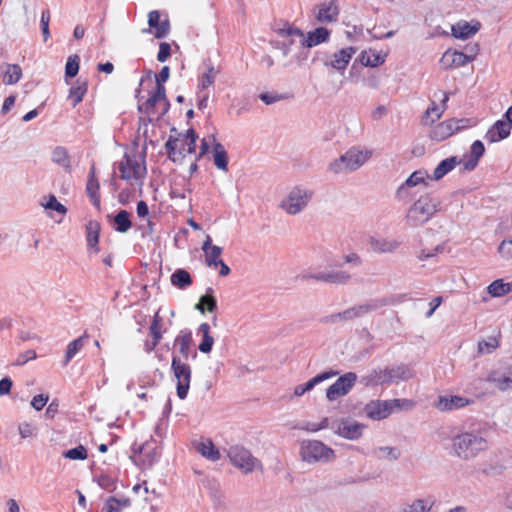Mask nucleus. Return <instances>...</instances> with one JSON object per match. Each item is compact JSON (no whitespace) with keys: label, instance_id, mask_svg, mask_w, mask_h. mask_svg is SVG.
I'll return each mask as SVG.
<instances>
[{"label":"nucleus","instance_id":"nucleus-42","mask_svg":"<svg viewBox=\"0 0 512 512\" xmlns=\"http://www.w3.org/2000/svg\"><path fill=\"white\" fill-rule=\"evenodd\" d=\"M130 506V500L128 498L118 499L115 497H110L105 502L103 510L105 512H121L122 509Z\"/></svg>","mask_w":512,"mask_h":512},{"label":"nucleus","instance_id":"nucleus-53","mask_svg":"<svg viewBox=\"0 0 512 512\" xmlns=\"http://www.w3.org/2000/svg\"><path fill=\"white\" fill-rule=\"evenodd\" d=\"M510 135V130H487L484 139L494 143L506 139Z\"/></svg>","mask_w":512,"mask_h":512},{"label":"nucleus","instance_id":"nucleus-41","mask_svg":"<svg viewBox=\"0 0 512 512\" xmlns=\"http://www.w3.org/2000/svg\"><path fill=\"white\" fill-rule=\"evenodd\" d=\"M171 283H172V285H174L180 289H185L186 287H188L192 284V278L186 270L177 269L171 275Z\"/></svg>","mask_w":512,"mask_h":512},{"label":"nucleus","instance_id":"nucleus-30","mask_svg":"<svg viewBox=\"0 0 512 512\" xmlns=\"http://www.w3.org/2000/svg\"><path fill=\"white\" fill-rule=\"evenodd\" d=\"M198 335H201V342L199 343L198 349L200 352L208 354L211 352L214 338L210 332V326L208 323H202L197 331Z\"/></svg>","mask_w":512,"mask_h":512},{"label":"nucleus","instance_id":"nucleus-54","mask_svg":"<svg viewBox=\"0 0 512 512\" xmlns=\"http://www.w3.org/2000/svg\"><path fill=\"white\" fill-rule=\"evenodd\" d=\"M64 457L71 460H85L87 458V450L82 445L73 449L67 450Z\"/></svg>","mask_w":512,"mask_h":512},{"label":"nucleus","instance_id":"nucleus-56","mask_svg":"<svg viewBox=\"0 0 512 512\" xmlns=\"http://www.w3.org/2000/svg\"><path fill=\"white\" fill-rule=\"evenodd\" d=\"M49 22H50V11L48 9L43 10L41 13L40 25H41L43 40L45 42L50 37Z\"/></svg>","mask_w":512,"mask_h":512},{"label":"nucleus","instance_id":"nucleus-8","mask_svg":"<svg viewBox=\"0 0 512 512\" xmlns=\"http://www.w3.org/2000/svg\"><path fill=\"white\" fill-rule=\"evenodd\" d=\"M118 168L121 179L140 188L143 186L147 173L144 157L135 154H125Z\"/></svg>","mask_w":512,"mask_h":512},{"label":"nucleus","instance_id":"nucleus-51","mask_svg":"<svg viewBox=\"0 0 512 512\" xmlns=\"http://www.w3.org/2000/svg\"><path fill=\"white\" fill-rule=\"evenodd\" d=\"M80 58L78 55L69 56L65 65V77L74 78L79 72Z\"/></svg>","mask_w":512,"mask_h":512},{"label":"nucleus","instance_id":"nucleus-58","mask_svg":"<svg viewBox=\"0 0 512 512\" xmlns=\"http://www.w3.org/2000/svg\"><path fill=\"white\" fill-rule=\"evenodd\" d=\"M512 126V106L506 111L502 119L497 120L490 128H510Z\"/></svg>","mask_w":512,"mask_h":512},{"label":"nucleus","instance_id":"nucleus-45","mask_svg":"<svg viewBox=\"0 0 512 512\" xmlns=\"http://www.w3.org/2000/svg\"><path fill=\"white\" fill-rule=\"evenodd\" d=\"M443 112V107L432 104V106L428 107L423 118L422 123L424 126L432 125L437 119L440 118Z\"/></svg>","mask_w":512,"mask_h":512},{"label":"nucleus","instance_id":"nucleus-26","mask_svg":"<svg viewBox=\"0 0 512 512\" xmlns=\"http://www.w3.org/2000/svg\"><path fill=\"white\" fill-rule=\"evenodd\" d=\"M100 184L96 177V168L93 164L88 174V180L86 184V192L90 197L92 204L99 208L100 207V195H99Z\"/></svg>","mask_w":512,"mask_h":512},{"label":"nucleus","instance_id":"nucleus-57","mask_svg":"<svg viewBox=\"0 0 512 512\" xmlns=\"http://www.w3.org/2000/svg\"><path fill=\"white\" fill-rule=\"evenodd\" d=\"M498 253L505 260L512 259V239L503 240L498 246Z\"/></svg>","mask_w":512,"mask_h":512},{"label":"nucleus","instance_id":"nucleus-11","mask_svg":"<svg viewBox=\"0 0 512 512\" xmlns=\"http://www.w3.org/2000/svg\"><path fill=\"white\" fill-rule=\"evenodd\" d=\"M227 456L231 464L244 474L252 473L254 470H262L261 461L242 445L236 444L229 447Z\"/></svg>","mask_w":512,"mask_h":512},{"label":"nucleus","instance_id":"nucleus-10","mask_svg":"<svg viewBox=\"0 0 512 512\" xmlns=\"http://www.w3.org/2000/svg\"><path fill=\"white\" fill-rule=\"evenodd\" d=\"M300 456L309 464L328 463L334 460L335 452L318 440H303L300 443Z\"/></svg>","mask_w":512,"mask_h":512},{"label":"nucleus","instance_id":"nucleus-27","mask_svg":"<svg viewBox=\"0 0 512 512\" xmlns=\"http://www.w3.org/2000/svg\"><path fill=\"white\" fill-rule=\"evenodd\" d=\"M460 164H462V159L457 156H451L442 160L434 169L432 176H430L431 180L439 181Z\"/></svg>","mask_w":512,"mask_h":512},{"label":"nucleus","instance_id":"nucleus-31","mask_svg":"<svg viewBox=\"0 0 512 512\" xmlns=\"http://www.w3.org/2000/svg\"><path fill=\"white\" fill-rule=\"evenodd\" d=\"M174 344L179 349V353L184 359H188L191 346H192V335L190 332L181 331L175 338Z\"/></svg>","mask_w":512,"mask_h":512},{"label":"nucleus","instance_id":"nucleus-4","mask_svg":"<svg viewBox=\"0 0 512 512\" xmlns=\"http://www.w3.org/2000/svg\"><path fill=\"white\" fill-rule=\"evenodd\" d=\"M273 31L281 38L291 37L300 39V48H311L329 40L330 31L325 27H318L308 32L307 36L301 29L293 26L288 21H277L272 26Z\"/></svg>","mask_w":512,"mask_h":512},{"label":"nucleus","instance_id":"nucleus-34","mask_svg":"<svg viewBox=\"0 0 512 512\" xmlns=\"http://www.w3.org/2000/svg\"><path fill=\"white\" fill-rule=\"evenodd\" d=\"M392 382L407 381L415 376L414 371L407 365H398L389 368Z\"/></svg>","mask_w":512,"mask_h":512},{"label":"nucleus","instance_id":"nucleus-17","mask_svg":"<svg viewBox=\"0 0 512 512\" xmlns=\"http://www.w3.org/2000/svg\"><path fill=\"white\" fill-rule=\"evenodd\" d=\"M431 179L426 170L414 171L404 183L396 190V198L399 200H407L409 198V189L419 184L427 186L426 180Z\"/></svg>","mask_w":512,"mask_h":512},{"label":"nucleus","instance_id":"nucleus-28","mask_svg":"<svg viewBox=\"0 0 512 512\" xmlns=\"http://www.w3.org/2000/svg\"><path fill=\"white\" fill-rule=\"evenodd\" d=\"M0 71L5 85L16 84L22 77V69L18 64L3 63Z\"/></svg>","mask_w":512,"mask_h":512},{"label":"nucleus","instance_id":"nucleus-6","mask_svg":"<svg viewBox=\"0 0 512 512\" xmlns=\"http://www.w3.org/2000/svg\"><path fill=\"white\" fill-rule=\"evenodd\" d=\"M314 191L303 185L292 187L279 203V208L290 216L302 213L312 201Z\"/></svg>","mask_w":512,"mask_h":512},{"label":"nucleus","instance_id":"nucleus-9","mask_svg":"<svg viewBox=\"0 0 512 512\" xmlns=\"http://www.w3.org/2000/svg\"><path fill=\"white\" fill-rule=\"evenodd\" d=\"M387 304L389 303L386 299L372 300L364 304L347 308L342 312L327 315L321 319V322L324 324H338L352 321L354 319L363 317L371 311L377 310Z\"/></svg>","mask_w":512,"mask_h":512},{"label":"nucleus","instance_id":"nucleus-38","mask_svg":"<svg viewBox=\"0 0 512 512\" xmlns=\"http://www.w3.org/2000/svg\"><path fill=\"white\" fill-rule=\"evenodd\" d=\"M478 31L477 26H471L467 22H459L452 27L453 36L459 39H468Z\"/></svg>","mask_w":512,"mask_h":512},{"label":"nucleus","instance_id":"nucleus-2","mask_svg":"<svg viewBox=\"0 0 512 512\" xmlns=\"http://www.w3.org/2000/svg\"><path fill=\"white\" fill-rule=\"evenodd\" d=\"M489 448L488 440L478 431H461L451 439L450 454L462 461H470Z\"/></svg>","mask_w":512,"mask_h":512},{"label":"nucleus","instance_id":"nucleus-50","mask_svg":"<svg viewBox=\"0 0 512 512\" xmlns=\"http://www.w3.org/2000/svg\"><path fill=\"white\" fill-rule=\"evenodd\" d=\"M222 248L220 246H214L212 250L207 251L205 254V263L208 267L211 268H218V261H221L222 259Z\"/></svg>","mask_w":512,"mask_h":512},{"label":"nucleus","instance_id":"nucleus-43","mask_svg":"<svg viewBox=\"0 0 512 512\" xmlns=\"http://www.w3.org/2000/svg\"><path fill=\"white\" fill-rule=\"evenodd\" d=\"M141 461L145 467H150L158 458V454L154 448H150L148 444L139 447Z\"/></svg>","mask_w":512,"mask_h":512},{"label":"nucleus","instance_id":"nucleus-35","mask_svg":"<svg viewBox=\"0 0 512 512\" xmlns=\"http://www.w3.org/2000/svg\"><path fill=\"white\" fill-rule=\"evenodd\" d=\"M213 160L215 166L224 172L228 171V156L224 146L215 143L213 146Z\"/></svg>","mask_w":512,"mask_h":512},{"label":"nucleus","instance_id":"nucleus-7","mask_svg":"<svg viewBox=\"0 0 512 512\" xmlns=\"http://www.w3.org/2000/svg\"><path fill=\"white\" fill-rule=\"evenodd\" d=\"M440 202L428 194L422 195L409 208L406 221L409 226L417 227L427 221L438 211Z\"/></svg>","mask_w":512,"mask_h":512},{"label":"nucleus","instance_id":"nucleus-48","mask_svg":"<svg viewBox=\"0 0 512 512\" xmlns=\"http://www.w3.org/2000/svg\"><path fill=\"white\" fill-rule=\"evenodd\" d=\"M337 374H338L337 371L331 370V371H326V372L316 375L315 377L310 379L308 382L303 384L305 391L306 392L311 391L317 384H319L325 380H328V379L336 376Z\"/></svg>","mask_w":512,"mask_h":512},{"label":"nucleus","instance_id":"nucleus-20","mask_svg":"<svg viewBox=\"0 0 512 512\" xmlns=\"http://www.w3.org/2000/svg\"><path fill=\"white\" fill-rule=\"evenodd\" d=\"M364 412L372 420H382L387 418L392 410L389 400H374L366 404Z\"/></svg>","mask_w":512,"mask_h":512},{"label":"nucleus","instance_id":"nucleus-36","mask_svg":"<svg viewBox=\"0 0 512 512\" xmlns=\"http://www.w3.org/2000/svg\"><path fill=\"white\" fill-rule=\"evenodd\" d=\"M385 57L375 51H363L360 55V62L366 67H378L383 64Z\"/></svg>","mask_w":512,"mask_h":512},{"label":"nucleus","instance_id":"nucleus-12","mask_svg":"<svg viewBox=\"0 0 512 512\" xmlns=\"http://www.w3.org/2000/svg\"><path fill=\"white\" fill-rule=\"evenodd\" d=\"M171 369L173 371L174 377L177 380L176 385V391L177 396L183 400L187 397L189 388H190V382H191V367L186 364L185 362H182L181 359L173 355L172 356V362H171Z\"/></svg>","mask_w":512,"mask_h":512},{"label":"nucleus","instance_id":"nucleus-60","mask_svg":"<svg viewBox=\"0 0 512 512\" xmlns=\"http://www.w3.org/2000/svg\"><path fill=\"white\" fill-rule=\"evenodd\" d=\"M215 75H216V72H215L214 67L210 66L208 68L207 72L204 73L203 76L201 77L199 86L202 89H206L207 87L212 85L214 83V80H215Z\"/></svg>","mask_w":512,"mask_h":512},{"label":"nucleus","instance_id":"nucleus-59","mask_svg":"<svg viewBox=\"0 0 512 512\" xmlns=\"http://www.w3.org/2000/svg\"><path fill=\"white\" fill-rule=\"evenodd\" d=\"M52 159L63 167L69 166V158L67 152L63 148H56L53 151Z\"/></svg>","mask_w":512,"mask_h":512},{"label":"nucleus","instance_id":"nucleus-37","mask_svg":"<svg viewBox=\"0 0 512 512\" xmlns=\"http://www.w3.org/2000/svg\"><path fill=\"white\" fill-rule=\"evenodd\" d=\"M87 92V82L81 81L78 79L70 88L69 91V99L72 100V105L75 107L78 103H80L83 100L84 95Z\"/></svg>","mask_w":512,"mask_h":512},{"label":"nucleus","instance_id":"nucleus-44","mask_svg":"<svg viewBox=\"0 0 512 512\" xmlns=\"http://www.w3.org/2000/svg\"><path fill=\"white\" fill-rule=\"evenodd\" d=\"M86 336H81L70 342L66 349L64 365H67L72 358L83 348Z\"/></svg>","mask_w":512,"mask_h":512},{"label":"nucleus","instance_id":"nucleus-62","mask_svg":"<svg viewBox=\"0 0 512 512\" xmlns=\"http://www.w3.org/2000/svg\"><path fill=\"white\" fill-rule=\"evenodd\" d=\"M389 402H390V406H391V410L392 411L394 409L409 410V409H412L414 407V402L412 400H409V399H393V400H389Z\"/></svg>","mask_w":512,"mask_h":512},{"label":"nucleus","instance_id":"nucleus-14","mask_svg":"<svg viewBox=\"0 0 512 512\" xmlns=\"http://www.w3.org/2000/svg\"><path fill=\"white\" fill-rule=\"evenodd\" d=\"M357 380V375L353 372H348L339 377L326 391V397L329 401H335L340 397L347 395Z\"/></svg>","mask_w":512,"mask_h":512},{"label":"nucleus","instance_id":"nucleus-47","mask_svg":"<svg viewBox=\"0 0 512 512\" xmlns=\"http://www.w3.org/2000/svg\"><path fill=\"white\" fill-rule=\"evenodd\" d=\"M283 40H271L270 44L274 49L280 50L284 57H287L294 45V38L286 37L282 38Z\"/></svg>","mask_w":512,"mask_h":512},{"label":"nucleus","instance_id":"nucleus-15","mask_svg":"<svg viewBox=\"0 0 512 512\" xmlns=\"http://www.w3.org/2000/svg\"><path fill=\"white\" fill-rule=\"evenodd\" d=\"M302 279H312L335 285H347L351 281V275L344 270H328L317 273H305L302 275Z\"/></svg>","mask_w":512,"mask_h":512},{"label":"nucleus","instance_id":"nucleus-64","mask_svg":"<svg viewBox=\"0 0 512 512\" xmlns=\"http://www.w3.org/2000/svg\"><path fill=\"white\" fill-rule=\"evenodd\" d=\"M18 431H19V434L21 435V437L23 439H26L29 437H33L35 435L36 429L32 424H30L28 422H23V423L19 424Z\"/></svg>","mask_w":512,"mask_h":512},{"label":"nucleus","instance_id":"nucleus-40","mask_svg":"<svg viewBox=\"0 0 512 512\" xmlns=\"http://www.w3.org/2000/svg\"><path fill=\"white\" fill-rule=\"evenodd\" d=\"M512 290V283H504L502 279L493 281L487 291L492 297H501L508 294Z\"/></svg>","mask_w":512,"mask_h":512},{"label":"nucleus","instance_id":"nucleus-24","mask_svg":"<svg viewBox=\"0 0 512 512\" xmlns=\"http://www.w3.org/2000/svg\"><path fill=\"white\" fill-rule=\"evenodd\" d=\"M487 380L501 391L512 388V366L507 367L502 372H491Z\"/></svg>","mask_w":512,"mask_h":512},{"label":"nucleus","instance_id":"nucleus-52","mask_svg":"<svg viewBox=\"0 0 512 512\" xmlns=\"http://www.w3.org/2000/svg\"><path fill=\"white\" fill-rule=\"evenodd\" d=\"M42 206L46 210H53L61 215H65L67 212L66 207L63 204H61L54 195H49L47 202L42 203Z\"/></svg>","mask_w":512,"mask_h":512},{"label":"nucleus","instance_id":"nucleus-32","mask_svg":"<svg viewBox=\"0 0 512 512\" xmlns=\"http://www.w3.org/2000/svg\"><path fill=\"white\" fill-rule=\"evenodd\" d=\"M213 289L211 287L206 289V294L201 296L199 302L196 304L195 308L204 313L206 310L208 312H213L217 308V301L213 296Z\"/></svg>","mask_w":512,"mask_h":512},{"label":"nucleus","instance_id":"nucleus-63","mask_svg":"<svg viewBox=\"0 0 512 512\" xmlns=\"http://www.w3.org/2000/svg\"><path fill=\"white\" fill-rule=\"evenodd\" d=\"M444 247L442 245H437L434 249L428 250V249H422L420 250L418 254V259L420 261L428 260L434 256H436L438 253L443 252Z\"/></svg>","mask_w":512,"mask_h":512},{"label":"nucleus","instance_id":"nucleus-55","mask_svg":"<svg viewBox=\"0 0 512 512\" xmlns=\"http://www.w3.org/2000/svg\"><path fill=\"white\" fill-rule=\"evenodd\" d=\"M498 346V341L495 337H490L487 340H482L478 343V351L481 354L491 353Z\"/></svg>","mask_w":512,"mask_h":512},{"label":"nucleus","instance_id":"nucleus-23","mask_svg":"<svg viewBox=\"0 0 512 512\" xmlns=\"http://www.w3.org/2000/svg\"><path fill=\"white\" fill-rule=\"evenodd\" d=\"M471 402V400L461 396H441L435 406L439 411L448 412L463 408Z\"/></svg>","mask_w":512,"mask_h":512},{"label":"nucleus","instance_id":"nucleus-19","mask_svg":"<svg viewBox=\"0 0 512 512\" xmlns=\"http://www.w3.org/2000/svg\"><path fill=\"white\" fill-rule=\"evenodd\" d=\"M472 61L473 56H469L457 50H447L440 59V65L444 69H451L465 66Z\"/></svg>","mask_w":512,"mask_h":512},{"label":"nucleus","instance_id":"nucleus-18","mask_svg":"<svg viewBox=\"0 0 512 512\" xmlns=\"http://www.w3.org/2000/svg\"><path fill=\"white\" fill-rule=\"evenodd\" d=\"M401 241L391 237H375L369 238V246L371 250L378 254L395 253L401 246Z\"/></svg>","mask_w":512,"mask_h":512},{"label":"nucleus","instance_id":"nucleus-61","mask_svg":"<svg viewBox=\"0 0 512 512\" xmlns=\"http://www.w3.org/2000/svg\"><path fill=\"white\" fill-rule=\"evenodd\" d=\"M373 381L376 384H380V385L392 383V379H390L389 368H386L384 370L375 371L374 376H373Z\"/></svg>","mask_w":512,"mask_h":512},{"label":"nucleus","instance_id":"nucleus-21","mask_svg":"<svg viewBox=\"0 0 512 512\" xmlns=\"http://www.w3.org/2000/svg\"><path fill=\"white\" fill-rule=\"evenodd\" d=\"M356 53V48L347 47L335 52L330 61H325V66H330L338 71L345 70L351 58Z\"/></svg>","mask_w":512,"mask_h":512},{"label":"nucleus","instance_id":"nucleus-29","mask_svg":"<svg viewBox=\"0 0 512 512\" xmlns=\"http://www.w3.org/2000/svg\"><path fill=\"white\" fill-rule=\"evenodd\" d=\"M196 450L203 457L213 462L218 461L221 457L220 451L216 448L210 439H205L198 442L196 444Z\"/></svg>","mask_w":512,"mask_h":512},{"label":"nucleus","instance_id":"nucleus-1","mask_svg":"<svg viewBox=\"0 0 512 512\" xmlns=\"http://www.w3.org/2000/svg\"><path fill=\"white\" fill-rule=\"evenodd\" d=\"M170 68L163 66L158 74L155 75L156 86L149 92L148 98L140 96V90H137L136 98L138 111L140 112L139 126L147 127L149 124L155 126L157 122L167 113L170 103L166 97V88L164 82L169 79Z\"/></svg>","mask_w":512,"mask_h":512},{"label":"nucleus","instance_id":"nucleus-22","mask_svg":"<svg viewBox=\"0 0 512 512\" xmlns=\"http://www.w3.org/2000/svg\"><path fill=\"white\" fill-rule=\"evenodd\" d=\"M149 332L152 337V340L146 341L144 343V349L147 353L152 352L156 348V346L160 343V341L163 337L162 318L159 315V311H157L153 316V320L150 325Z\"/></svg>","mask_w":512,"mask_h":512},{"label":"nucleus","instance_id":"nucleus-16","mask_svg":"<svg viewBox=\"0 0 512 512\" xmlns=\"http://www.w3.org/2000/svg\"><path fill=\"white\" fill-rule=\"evenodd\" d=\"M340 13L338 0H324L318 4L313 14L319 23H332L337 21Z\"/></svg>","mask_w":512,"mask_h":512},{"label":"nucleus","instance_id":"nucleus-33","mask_svg":"<svg viewBox=\"0 0 512 512\" xmlns=\"http://www.w3.org/2000/svg\"><path fill=\"white\" fill-rule=\"evenodd\" d=\"M400 450L391 446H380L372 450V455L378 460L396 461L400 457Z\"/></svg>","mask_w":512,"mask_h":512},{"label":"nucleus","instance_id":"nucleus-39","mask_svg":"<svg viewBox=\"0 0 512 512\" xmlns=\"http://www.w3.org/2000/svg\"><path fill=\"white\" fill-rule=\"evenodd\" d=\"M434 502L428 499H416L402 507L401 512H429Z\"/></svg>","mask_w":512,"mask_h":512},{"label":"nucleus","instance_id":"nucleus-5","mask_svg":"<svg viewBox=\"0 0 512 512\" xmlns=\"http://www.w3.org/2000/svg\"><path fill=\"white\" fill-rule=\"evenodd\" d=\"M371 157V151L352 147L328 165L333 174L350 173L358 170Z\"/></svg>","mask_w":512,"mask_h":512},{"label":"nucleus","instance_id":"nucleus-3","mask_svg":"<svg viewBox=\"0 0 512 512\" xmlns=\"http://www.w3.org/2000/svg\"><path fill=\"white\" fill-rule=\"evenodd\" d=\"M171 132L165 148L169 159L182 165L187 158L196 154V141L199 136L195 130H171Z\"/></svg>","mask_w":512,"mask_h":512},{"label":"nucleus","instance_id":"nucleus-46","mask_svg":"<svg viewBox=\"0 0 512 512\" xmlns=\"http://www.w3.org/2000/svg\"><path fill=\"white\" fill-rule=\"evenodd\" d=\"M130 214L126 210H121L114 217V222L117 225L116 230L121 233L127 232L131 228Z\"/></svg>","mask_w":512,"mask_h":512},{"label":"nucleus","instance_id":"nucleus-25","mask_svg":"<svg viewBox=\"0 0 512 512\" xmlns=\"http://www.w3.org/2000/svg\"><path fill=\"white\" fill-rule=\"evenodd\" d=\"M485 148L483 143L480 140H476L470 148V155L465 156V158L462 159V165L463 169L465 171H472L474 170L479 162V159L484 154Z\"/></svg>","mask_w":512,"mask_h":512},{"label":"nucleus","instance_id":"nucleus-13","mask_svg":"<svg viewBox=\"0 0 512 512\" xmlns=\"http://www.w3.org/2000/svg\"><path fill=\"white\" fill-rule=\"evenodd\" d=\"M365 425L350 418H343L332 424L334 433L348 440L359 439L365 429Z\"/></svg>","mask_w":512,"mask_h":512},{"label":"nucleus","instance_id":"nucleus-49","mask_svg":"<svg viewBox=\"0 0 512 512\" xmlns=\"http://www.w3.org/2000/svg\"><path fill=\"white\" fill-rule=\"evenodd\" d=\"M100 225L98 222L90 221L87 225V243L90 247H96L99 241Z\"/></svg>","mask_w":512,"mask_h":512}]
</instances>
